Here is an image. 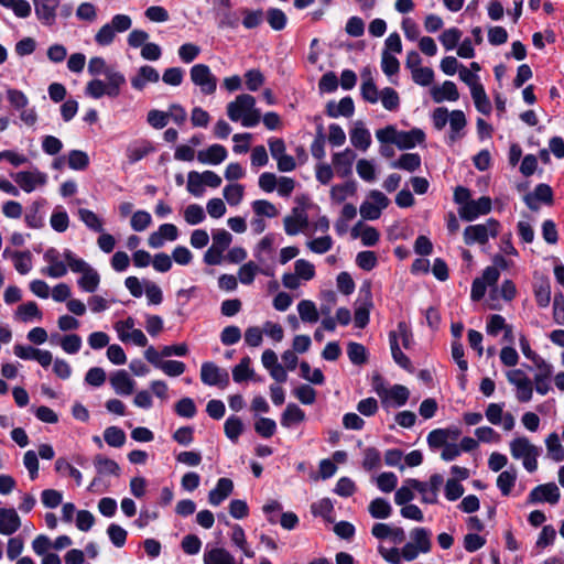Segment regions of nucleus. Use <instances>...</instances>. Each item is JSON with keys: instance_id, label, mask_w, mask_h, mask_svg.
Wrapping results in <instances>:
<instances>
[{"instance_id": "864d4df0", "label": "nucleus", "mask_w": 564, "mask_h": 564, "mask_svg": "<svg viewBox=\"0 0 564 564\" xmlns=\"http://www.w3.org/2000/svg\"><path fill=\"white\" fill-rule=\"evenodd\" d=\"M14 268L20 274H26L31 271L32 256L30 251H14L13 254Z\"/></svg>"}, {"instance_id": "49530a36", "label": "nucleus", "mask_w": 564, "mask_h": 564, "mask_svg": "<svg viewBox=\"0 0 564 564\" xmlns=\"http://www.w3.org/2000/svg\"><path fill=\"white\" fill-rule=\"evenodd\" d=\"M42 204L34 202L25 214L24 220L28 227L33 229H40L44 226V218L40 213Z\"/></svg>"}, {"instance_id": "13d9d810", "label": "nucleus", "mask_w": 564, "mask_h": 564, "mask_svg": "<svg viewBox=\"0 0 564 564\" xmlns=\"http://www.w3.org/2000/svg\"><path fill=\"white\" fill-rule=\"evenodd\" d=\"M254 431L261 437L270 438L276 431V423L270 417H260L254 423Z\"/></svg>"}, {"instance_id": "9b49d317", "label": "nucleus", "mask_w": 564, "mask_h": 564, "mask_svg": "<svg viewBox=\"0 0 564 564\" xmlns=\"http://www.w3.org/2000/svg\"><path fill=\"white\" fill-rule=\"evenodd\" d=\"M36 18L47 26H52L56 20V10L59 0H33Z\"/></svg>"}, {"instance_id": "aec40b11", "label": "nucleus", "mask_w": 564, "mask_h": 564, "mask_svg": "<svg viewBox=\"0 0 564 564\" xmlns=\"http://www.w3.org/2000/svg\"><path fill=\"white\" fill-rule=\"evenodd\" d=\"M110 384L116 393L121 395H130L134 389V380L130 378L123 369L115 371L110 376Z\"/></svg>"}, {"instance_id": "4c0bfd02", "label": "nucleus", "mask_w": 564, "mask_h": 564, "mask_svg": "<svg viewBox=\"0 0 564 564\" xmlns=\"http://www.w3.org/2000/svg\"><path fill=\"white\" fill-rule=\"evenodd\" d=\"M224 431L226 436L232 443H236L243 432V423L241 419L236 415H230L229 417H227L224 424Z\"/></svg>"}, {"instance_id": "3c124183", "label": "nucleus", "mask_w": 564, "mask_h": 564, "mask_svg": "<svg viewBox=\"0 0 564 564\" xmlns=\"http://www.w3.org/2000/svg\"><path fill=\"white\" fill-rule=\"evenodd\" d=\"M105 442L111 447H121L126 442V433L118 426H109L104 432Z\"/></svg>"}, {"instance_id": "4468645a", "label": "nucleus", "mask_w": 564, "mask_h": 564, "mask_svg": "<svg viewBox=\"0 0 564 564\" xmlns=\"http://www.w3.org/2000/svg\"><path fill=\"white\" fill-rule=\"evenodd\" d=\"M21 527V519L14 508H0V534L12 535Z\"/></svg>"}, {"instance_id": "37998d69", "label": "nucleus", "mask_w": 564, "mask_h": 564, "mask_svg": "<svg viewBox=\"0 0 564 564\" xmlns=\"http://www.w3.org/2000/svg\"><path fill=\"white\" fill-rule=\"evenodd\" d=\"M411 538L416 547L422 553H427L431 550V532L425 528H415L411 532Z\"/></svg>"}, {"instance_id": "4d7b16f0", "label": "nucleus", "mask_w": 564, "mask_h": 564, "mask_svg": "<svg viewBox=\"0 0 564 564\" xmlns=\"http://www.w3.org/2000/svg\"><path fill=\"white\" fill-rule=\"evenodd\" d=\"M462 37V31L457 28H451L445 30L441 36L440 42L445 47V50L451 51L454 50L459 43Z\"/></svg>"}, {"instance_id": "5701e85b", "label": "nucleus", "mask_w": 564, "mask_h": 564, "mask_svg": "<svg viewBox=\"0 0 564 564\" xmlns=\"http://www.w3.org/2000/svg\"><path fill=\"white\" fill-rule=\"evenodd\" d=\"M159 79V72L154 67L143 65L139 68L138 74L131 78V86L137 90H142L147 83H156Z\"/></svg>"}, {"instance_id": "c03bdc74", "label": "nucleus", "mask_w": 564, "mask_h": 564, "mask_svg": "<svg viewBox=\"0 0 564 564\" xmlns=\"http://www.w3.org/2000/svg\"><path fill=\"white\" fill-rule=\"evenodd\" d=\"M534 296L540 307L549 306L551 302V284L547 279H543L534 285Z\"/></svg>"}, {"instance_id": "1a4fd4ad", "label": "nucleus", "mask_w": 564, "mask_h": 564, "mask_svg": "<svg viewBox=\"0 0 564 564\" xmlns=\"http://www.w3.org/2000/svg\"><path fill=\"white\" fill-rule=\"evenodd\" d=\"M256 99L253 96L249 94H241L237 96L234 101L227 105V116L231 121L237 122L248 110L253 108Z\"/></svg>"}, {"instance_id": "f8f14e48", "label": "nucleus", "mask_w": 564, "mask_h": 564, "mask_svg": "<svg viewBox=\"0 0 564 564\" xmlns=\"http://www.w3.org/2000/svg\"><path fill=\"white\" fill-rule=\"evenodd\" d=\"M13 180L24 192L31 193L37 185L45 184L46 176L39 171H21L13 175Z\"/></svg>"}, {"instance_id": "f704fd0d", "label": "nucleus", "mask_w": 564, "mask_h": 564, "mask_svg": "<svg viewBox=\"0 0 564 564\" xmlns=\"http://www.w3.org/2000/svg\"><path fill=\"white\" fill-rule=\"evenodd\" d=\"M368 511L375 519H387L392 513V507L388 500L376 498L369 503Z\"/></svg>"}, {"instance_id": "ea45409f", "label": "nucleus", "mask_w": 564, "mask_h": 564, "mask_svg": "<svg viewBox=\"0 0 564 564\" xmlns=\"http://www.w3.org/2000/svg\"><path fill=\"white\" fill-rule=\"evenodd\" d=\"M449 127H451V134L449 139L452 142L456 141L458 138H460L459 132L465 128L466 126V118L462 110H453L449 116Z\"/></svg>"}, {"instance_id": "603ef678", "label": "nucleus", "mask_w": 564, "mask_h": 564, "mask_svg": "<svg viewBox=\"0 0 564 564\" xmlns=\"http://www.w3.org/2000/svg\"><path fill=\"white\" fill-rule=\"evenodd\" d=\"M174 410L181 417L192 419L196 415L197 408L193 399L185 397L175 403Z\"/></svg>"}, {"instance_id": "a18cd8bd", "label": "nucleus", "mask_w": 564, "mask_h": 564, "mask_svg": "<svg viewBox=\"0 0 564 564\" xmlns=\"http://www.w3.org/2000/svg\"><path fill=\"white\" fill-rule=\"evenodd\" d=\"M79 219L93 231L102 232V221L93 210L87 208L78 209Z\"/></svg>"}, {"instance_id": "f3484780", "label": "nucleus", "mask_w": 564, "mask_h": 564, "mask_svg": "<svg viewBox=\"0 0 564 564\" xmlns=\"http://www.w3.org/2000/svg\"><path fill=\"white\" fill-rule=\"evenodd\" d=\"M425 141V133L420 128H413L409 131H398L397 147L400 150H410Z\"/></svg>"}, {"instance_id": "4be33fe9", "label": "nucleus", "mask_w": 564, "mask_h": 564, "mask_svg": "<svg viewBox=\"0 0 564 564\" xmlns=\"http://www.w3.org/2000/svg\"><path fill=\"white\" fill-rule=\"evenodd\" d=\"M228 152L224 145L213 144L206 150L198 151L197 160L203 164L217 165L225 161Z\"/></svg>"}, {"instance_id": "473e14b6", "label": "nucleus", "mask_w": 564, "mask_h": 564, "mask_svg": "<svg viewBox=\"0 0 564 564\" xmlns=\"http://www.w3.org/2000/svg\"><path fill=\"white\" fill-rule=\"evenodd\" d=\"M100 283V275L99 273L93 269L89 268L87 271L82 273V276L77 280L78 286L88 293H93L97 290L98 285Z\"/></svg>"}, {"instance_id": "20e7f679", "label": "nucleus", "mask_w": 564, "mask_h": 564, "mask_svg": "<svg viewBox=\"0 0 564 564\" xmlns=\"http://www.w3.org/2000/svg\"><path fill=\"white\" fill-rule=\"evenodd\" d=\"M191 80L204 95H213L217 89V77L206 64H195L189 70Z\"/></svg>"}, {"instance_id": "39448f33", "label": "nucleus", "mask_w": 564, "mask_h": 564, "mask_svg": "<svg viewBox=\"0 0 564 564\" xmlns=\"http://www.w3.org/2000/svg\"><path fill=\"white\" fill-rule=\"evenodd\" d=\"M369 197L372 202H362L359 212L364 219L376 220L381 216L382 209L388 207L390 200L383 193L377 189L370 191Z\"/></svg>"}, {"instance_id": "6e6552de", "label": "nucleus", "mask_w": 564, "mask_h": 564, "mask_svg": "<svg viewBox=\"0 0 564 564\" xmlns=\"http://www.w3.org/2000/svg\"><path fill=\"white\" fill-rule=\"evenodd\" d=\"M560 489L554 482H547L534 487L528 496V503L546 501L555 505L560 500Z\"/></svg>"}, {"instance_id": "c9c22d12", "label": "nucleus", "mask_w": 564, "mask_h": 564, "mask_svg": "<svg viewBox=\"0 0 564 564\" xmlns=\"http://www.w3.org/2000/svg\"><path fill=\"white\" fill-rule=\"evenodd\" d=\"M89 156L85 151L70 150L68 152L66 163L74 171H85L89 165Z\"/></svg>"}, {"instance_id": "e433bc0d", "label": "nucleus", "mask_w": 564, "mask_h": 564, "mask_svg": "<svg viewBox=\"0 0 564 564\" xmlns=\"http://www.w3.org/2000/svg\"><path fill=\"white\" fill-rule=\"evenodd\" d=\"M545 445H546L549 456L554 462L558 463V462L564 460V447L562 446V444L560 442V437H558L557 433H555V432L551 433L545 440Z\"/></svg>"}, {"instance_id": "ddd939ff", "label": "nucleus", "mask_w": 564, "mask_h": 564, "mask_svg": "<svg viewBox=\"0 0 564 564\" xmlns=\"http://www.w3.org/2000/svg\"><path fill=\"white\" fill-rule=\"evenodd\" d=\"M524 202L531 210H538L539 205L536 202H541L547 205L553 203V191L547 184H538L533 193H529L524 196Z\"/></svg>"}, {"instance_id": "58836bf2", "label": "nucleus", "mask_w": 564, "mask_h": 564, "mask_svg": "<svg viewBox=\"0 0 564 564\" xmlns=\"http://www.w3.org/2000/svg\"><path fill=\"white\" fill-rule=\"evenodd\" d=\"M357 186L355 181H348L344 184L334 185L330 189V197L337 203H343L348 196L356 193Z\"/></svg>"}, {"instance_id": "8fccbe9b", "label": "nucleus", "mask_w": 564, "mask_h": 564, "mask_svg": "<svg viewBox=\"0 0 564 564\" xmlns=\"http://www.w3.org/2000/svg\"><path fill=\"white\" fill-rule=\"evenodd\" d=\"M449 429H435L427 435V444L431 449L444 447L449 438Z\"/></svg>"}, {"instance_id": "b1692460", "label": "nucleus", "mask_w": 564, "mask_h": 564, "mask_svg": "<svg viewBox=\"0 0 564 564\" xmlns=\"http://www.w3.org/2000/svg\"><path fill=\"white\" fill-rule=\"evenodd\" d=\"M351 144L361 151H366L371 144V135L362 122H357L350 131Z\"/></svg>"}, {"instance_id": "0e129e2a", "label": "nucleus", "mask_w": 564, "mask_h": 564, "mask_svg": "<svg viewBox=\"0 0 564 564\" xmlns=\"http://www.w3.org/2000/svg\"><path fill=\"white\" fill-rule=\"evenodd\" d=\"M107 534L116 547H122L126 544L128 532L119 524H109Z\"/></svg>"}, {"instance_id": "cd10ccee", "label": "nucleus", "mask_w": 564, "mask_h": 564, "mask_svg": "<svg viewBox=\"0 0 564 564\" xmlns=\"http://www.w3.org/2000/svg\"><path fill=\"white\" fill-rule=\"evenodd\" d=\"M470 94L476 109L482 115H489L491 112V104L486 95L484 86L481 84L474 85L470 89Z\"/></svg>"}, {"instance_id": "774afa93", "label": "nucleus", "mask_w": 564, "mask_h": 564, "mask_svg": "<svg viewBox=\"0 0 564 564\" xmlns=\"http://www.w3.org/2000/svg\"><path fill=\"white\" fill-rule=\"evenodd\" d=\"M295 274L299 279L310 281L315 276V267L305 259H299L294 263Z\"/></svg>"}, {"instance_id": "bf43d9fd", "label": "nucleus", "mask_w": 564, "mask_h": 564, "mask_svg": "<svg viewBox=\"0 0 564 564\" xmlns=\"http://www.w3.org/2000/svg\"><path fill=\"white\" fill-rule=\"evenodd\" d=\"M511 384L517 388V399L519 402L525 403L532 399L533 387L530 379H523L522 381L511 380Z\"/></svg>"}, {"instance_id": "680f3d73", "label": "nucleus", "mask_w": 564, "mask_h": 564, "mask_svg": "<svg viewBox=\"0 0 564 564\" xmlns=\"http://www.w3.org/2000/svg\"><path fill=\"white\" fill-rule=\"evenodd\" d=\"M382 106L389 110H397L400 105L399 94L391 87H386L380 93Z\"/></svg>"}, {"instance_id": "0eeeda50", "label": "nucleus", "mask_w": 564, "mask_h": 564, "mask_svg": "<svg viewBox=\"0 0 564 564\" xmlns=\"http://www.w3.org/2000/svg\"><path fill=\"white\" fill-rule=\"evenodd\" d=\"M491 212V199L488 196H481L478 199H471L469 203L458 208L459 217L466 221H473L481 215Z\"/></svg>"}, {"instance_id": "a878e982", "label": "nucleus", "mask_w": 564, "mask_h": 564, "mask_svg": "<svg viewBox=\"0 0 564 564\" xmlns=\"http://www.w3.org/2000/svg\"><path fill=\"white\" fill-rule=\"evenodd\" d=\"M432 96L436 102H442L443 100L456 101L459 98V93L454 82L445 80L440 88L433 89Z\"/></svg>"}, {"instance_id": "e2e57ef3", "label": "nucleus", "mask_w": 564, "mask_h": 564, "mask_svg": "<svg viewBox=\"0 0 564 564\" xmlns=\"http://www.w3.org/2000/svg\"><path fill=\"white\" fill-rule=\"evenodd\" d=\"M205 217V212L198 204H191L184 210V219L188 225H198Z\"/></svg>"}, {"instance_id": "de8ad7c7", "label": "nucleus", "mask_w": 564, "mask_h": 564, "mask_svg": "<svg viewBox=\"0 0 564 564\" xmlns=\"http://www.w3.org/2000/svg\"><path fill=\"white\" fill-rule=\"evenodd\" d=\"M347 355L354 365H364L367 362V350L362 344L350 341L347 346Z\"/></svg>"}, {"instance_id": "5fc2aeb1", "label": "nucleus", "mask_w": 564, "mask_h": 564, "mask_svg": "<svg viewBox=\"0 0 564 564\" xmlns=\"http://www.w3.org/2000/svg\"><path fill=\"white\" fill-rule=\"evenodd\" d=\"M252 210L259 217L274 218L279 215L276 207L269 200L258 199L252 203Z\"/></svg>"}, {"instance_id": "09e8293b", "label": "nucleus", "mask_w": 564, "mask_h": 564, "mask_svg": "<svg viewBox=\"0 0 564 564\" xmlns=\"http://www.w3.org/2000/svg\"><path fill=\"white\" fill-rule=\"evenodd\" d=\"M245 187L241 184H228L224 187V197L230 206H237L240 204L243 197Z\"/></svg>"}, {"instance_id": "a19ab883", "label": "nucleus", "mask_w": 564, "mask_h": 564, "mask_svg": "<svg viewBox=\"0 0 564 564\" xmlns=\"http://www.w3.org/2000/svg\"><path fill=\"white\" fill-rule=\"evenodd\" d=\"M250 358L243 357L240 362L232 369V379L235 382L240 383L253 378V370L250 368Z\"/></svg>"}, {"instance_id": "dca6fc26", "label": "nucleus", "mask_w": 564, "mask_h": 564, "mask_svg": "<svg viewBox=\"0 0 564 564\" xmlns=\"http://www.w3.org/2000/svg\"><path fill=\"white\" fill-rule=\"evenodd\" d=\"M44 260L50 265L43 270V273L51 278H62L67 273L66 264L59 260V252L57 249L51 247L44 253Z\"/></svg>"}, {"instance_id": "7ed1b4c3", "label": "nucleus", "mask_w": 564, "mask_h": 564, "mask_svg": "<svg viewBox=\"0 0 564 564\" xmlns=\"http://www.w3.org/2000/svg\"><path fill=\"white\" fill-rule=\"evenodd\" d=\"M359 305L355 310L354 322L357 328H365L369 324L370 310L373 306L371 282L365 281L359 289Z\"/></svg>"}, {"instance_id": "bb28decb", "label": "nucleus", "mask_w": 564, "mask_h": 564, "mask_svg": "<svg viewBox=\"0 0 564 564\" xmlns=\"http://www.w3.org/2000/svg\"><path fill=\"white\" fill-rule=\"evenodd\" d=\"M305 420V412L295 403H289L281 415V424L290 427Z\"/></svg>"}, {"instance_id": "a211bd4d", "label": "nucleus", "mask_w": 564, "mask_h": 564, "mask_svg": "<svg viewBox=\"0 0 564 564\" xmlns=\"http://www.w3.org/2000/svg\"><path fill=\"white\" fill-rule=\"evenodd\" d=\"M234 490V482L231 479L221 477L217 480V484L214 489H212L208 494V502L212 506H219L223 503Z\"/></svg>"}, {"instance_id": "7c9ffc66", "label": "nucleus", "mask_w": 564, "mask_h": 564, "mask_svg": "<svg viewBox=\"0 0 564 564\" xmlns=\"http://www.w3.org/2000/svg\"><path fill=\"white\" fill-rule=\"evenodd\" d=\"M517 480V470L513 466L509 469L503 470L497 478V487L501 491V495L508 497L511 494Z\"/></svg>"}, {"instance_id": "c85d7f7f", "label": "nucleus", "mask_w": 564, "mask_h": 564, "mask_svg": "<svg viewBox=\"0 0 564 564\" xmlns=\"http://www.w3.org/2000/svg\"><path fill=\"white\" fill-rule=\"evenodd\" d=\"M205 564H236L235 557L224 547H215L204 554Z\"/></svg>"}, {"instance_id": "2f4dec72", "label": "nucleus", "mask_w": 564, "mask_h": 564, "mask_svg": "<svg viewBox=\"0 0 564 564\" xmlns=\"http://www.w3.org/2000/svg\"><path fill=\"white\" fill-rule=\"evenodd\" d=\"M391 165L394 169L415 172L421 166V156L419 153H404Z\"/></svg>"}, {"instance_id": "393cba45", "label": "nucleus", "mask_w": 564, "mask_h": 564, "mask_svg": "<svg viewBox=\"0 0 564 564\" xmlns=\"http://www.w3.org/2000/svg\"><path fill=\"white\" fill-rule=\"evenodd\" d=\"M389 343L391 348V355L397 365H399L401 368H403L406 371H412V362L410 358L401 350L399 343H398V335L397 332H390L389 333Z\"/></svg>"}, {"instance_id": "423d86ee", "label": "nucleus", "mask_w": 564, "mask_h": 564, "mask_svg": "<svg viewBox=\"0 0 564 564\" xmlns=\"http://www.w3.org/2000/svg\"><path fill=\"white\" fill-rule=\"evenodd\" d=\"M200 380L206 386H216L224 389L229 384V373L215 362L206 361L200 367Z\"/></svg>"}, {"instance_id": "338daca9", "label": "nucleus", "mask_w": 564, "mask_h": 564, "mask_svg": "<svg viewBox=\"0 0 564 564\" xmlns=\"http://www.w3.org/2000/svg\"><path fill=\"white\" fill-rule=\"evenodd\" d=\"M177 54L183 63L189 64L199 56L200 47L193 43H185L178 47Z\"/></svg>"}, {"instance_id": "052dcab7", "label": "nucleus", "mask_w": 564, "mask_h": 564, "mask_svg": "<svg viewBox=\"0 0 564 564\" xmlns=\"http://www.w3.org/2000/svg\"><path fill=\"white\" fill-rule=\"evenodd\" d=\"M63 256L69 269L75 273H83L91 268L85 260L77 258L69 249L64 250Z\"/></svg>"}, {"instance_id": "c756f323", "label": "nucleus", "mask_w": 564, "mask_h": 564, "mask_svg": "<svg viewBox=\"0 0 564 564\" xmlns=\"http://www.w3.org/2000/svg\"><path fill=\"white\" fill-rule=\"evenodd\" d=\"M94 466L99 475H120V466L113 459L107 458L100 454L94 458Z\"/></svg>"}, {"instance_id": "9d476101", "label": "nucleus", "mask_w": 564, "mask_h": 564, "mask_svg": "<svg viewBox=\"0 0 564 564\" xmlns=\"http://www.w3.org/2000/svg\"><path fill=\"white\" fill-rule=\"evenodd\" d=\"M405 485L401 486L399 489H397L394 494V502L398 506H405L411 500L414 499V494L412 490H416L420 494L426 492V482L420 481L414 478H409L405 481Z\"/></svg>"}, {"instance_id": "f03ea898", "label": "nucleus", "mask_w": 564, "mask_h": 564, "mask_svg": "<svg viewBox=\"0 0 564 564\" xmlns=\"http://www.w3.org/2000/svg\"><path fill=\"white\" fill-rule=\"evenodd\" d=\"M500 223L495 218H489L485 224L467 226L464 230V241L466 245L474 243L485 245L488 242L489 236L496 238L498 236Z\"/></svg>"}, {"instance_id": "69168bd1", "label": "nucleus", "mask_w": 564, "mask_h": 564, "mask_svg": "<svg viewBox=\"0 0 564 564\" xmlns=\"http://www.w3.org/2000/svg\"><path fill=\"white\" fill-rule=\"evenodd\" d=\"M381 464V454L376 447H367L364 451L362 467L370 471L376 469Z\"/></svg>"}, {"instance_id": "f257e3e1", "label": "nucleus", "mask_w": 564, "mask_h": 564, "mask_svg": "<svg viewBox=\"0 0 564 564\" xmlns=\"http://www.w3.org/2000/svg\"><path fill=\"white\" fill-rule=\"evenodd\" d=\"M126 84V78L121 73H108L107 84L100 79H93L86 86V94L95 99L107 95L116 98L120 95V88Z\"/></svg>"}, {"instance_id": "6e6d98bb", "label": "nucleus", "mask_w": 564, "mask_h": 564, "mask_svg": "<svg viewBox=\"0 0 564 564\" xmlns=\"http://www.w3.org/2000/svg\"><path fill=\"white\" fill-rule=\"evenodd\" d=\"M267 20L274 31L283 30L288 21L285 13L278 8H270L267 11Z\"/></svg>"}, {"instance_id": "2eb2a0df", "label": "nucleus", "mask_w": 564, "mask_h": 564, "mask_svg": "<svg viewBox=\"0 0 564 564\" xmlns=\"http://www.w3.org/2000/svg\"><path fill=\"white\" fill-rule=\"evenodd\" d=\"M510 452L514 459L523 460L531 455H540L541 449L531 444L525 436H520L510 442Z\"/></svg>"}, {"instance_id": "79ce46f5", "label": "nucleus", "mask_w": 564, "mask_h": 564, "mask_svg": "<svg viewBox=\"0 0 564 564\" xmlns=\"http://www.w3.org/2000/svg\"><path fill=\"white\" fill-rule=\"evenodd\" d=\"M297 312L301 319L305 323H316L318 321L315 303L310 300H302L297 304Z\"/></svg>"}, {"instance_id": "6ab92c4d", "label": "nucleus", "mask_w": 564, "mask_h": 564, "mask_svg": "<svg viewBox=\"0 0 564 564\" xmlns=\"http://www.w3.org/2000/svg\"><path fill=\"white\" fill-rule=\"evenodd\" d=\"M356 159V154L350 149H346L343 152L335 153L333 156V164L338 176L347 177L351 175L352 163Z\"/></svg>"}, {"instance_id": "72a5a7b5", "label": "nucleus", "mask_w": 564, "mask_h": 564, "mask_svg": "<svg viewBox=\"0 0 564 564\" xmlns=\"http://www.w3.org/2000/svg\"><path fill=\"white\" fill-rule=\"evenodd\" d=\"M17 318L26 323L34 318L41 319L42 312L40 311L37 304L33 301H29L18 306L15 312Z\"/></svg>"}, {"instance_id": "412c9836", "label": "nucleus", "mask_w": 564, "mask_h": 564, "mask_svg": "<svg viewBox=\"0 0 564 564\" xmlns=\"http://www.w3.org/2000/svg\"><path fill=\"white\" fill-rule=\"evenodd\" d=\"M325 112L330 118H337L339 116L350 118L355 112L354 100L351 97L346 96L339 100L338 105L333 100L328 101Z\"/></svg>"}]
</instances>
